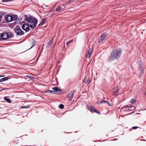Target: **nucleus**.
Returning <instances> with one entry per match:
<instances>
[{"label": "nucleus", "instance_id": "nucleus-1", "mask_svg": "<svg viewBox=\"0 0 146 146\" xmlns=\"http://www.w3.org/2000/svg\"><path fill=\"white\" fill-rule=\"evenodd\" d=\"M121 54V50L119 49H117L113 50L111 52L110 56L109 59L111 60L117 58L119 57Z\"/></svg>", "mask_w": 146, "mask_h": 146}, {"label": "nucleus", "instance_id": "nucleus-2", "mask_svg": "<svg viewBox=\"0 0 146 146\" xmlns=\"http://www.w3.org/2000/svg\"><path fill=\"white\" fill-rule=\"evenodd\" d=\"M17 15H8L7 16V17H5V20L8 22H10L12 21L17 20Z\"/></svg>", "mask_w": 146, "mask_h": 146}, {"label": "nucleus", "instance_id": "nucleus-3", "mask_svg": "<svg viewBox=\"0 0 146 146\" xmlns=\"http://www.w3.org/2000/svg\"><path fill=\"white\" fill-rule=\"evenodd\" d=\"M37 22V19H33L30 21L28 22V23L30 28H33L35 27Z\"/></svg>", "mask_w": 146, "mask_h": 146}, {"label": "nucleus", "instance_id": "nucleus-4", "mask_svg": "<svg viewBox=\"0 0 146 146\" xmlns=\"http://www.w3.org/2000/svg\"><path fill=\"white\" fill-rule=\"evenodd\" d=\"M15 33L17 35H23L24 33L20 27L17 26H16L15 29Z\"/></svg>", "mask_w": 146, "mask_h": 146}, {"label": "nucleus", "instance_id": "nucleus-5", "mask_svg": "<svg viewBox=\"0 0 146 146\" xmlns=\"http://www.w3.org/2000/svg\"><path fill=\"white\" fill-rule=\"evenodd\" d=\"M92 48H90L89 47L88 50L86 52V57L87 58H90L92 54Z\"/></svg>", "mask_w": 146, "mask_h": 146}, {"label": "nucleus", "instance_id": "nucleus-6", "mask_svg": "<svg viewBox=\"0 0 146 146\" xmlns=\"http://www.w3.org/2000/svg\"><path fill=\"white\" fill-rule=\"evenodd\" d=\"M8 37V35L7 33H4L1 35L0 36V40H5L7 39Z\"/></svg>", "mask_w": 146, "mask_h": 146}, {"label": "nucleus", "instance_id": "nucleus-7", "mask_svg": "<svg viewBox=\"0 0 146 146\" xmlns=\"http://www.w3.org/2000/svg\"><path fill=\"white\" fill-rule=\"evenodd\" d=\"M29 27V26L28 23L24 24L22 26L23 29L24 30H25L26 32L29 31L31 30Z\"/></svg>", "mask_w": 146, "mask_h": 146}, {"label": "nucleus", "instance_id": "nucleus-8", "mask_svg": "<svg viewBox=\"0 0 146 146\" xmlns=\"http://www.w3.org/2000/svg\"><path fill=\"white\" fill-rule=\"evenodd\" d=\"M107 36V35L104 33L100 37V38L99 39V42L100 43H103L104 40L106 38Z\"/></svg>", "mask_w": 146, "mask_h": 146}, {"label": "nucleus", "instance_id": "nucleus-9", "mask_svg": "<svg viewBox=\"0 0 146 146\" xmlns=\"http://www.w3.org/2000/svg\"><path fill=\"white\" fill-rule=\"evenodd\" d=\"M75 91H72L69 92L68 96L67 97L68 99L69 100H71L73 97Z\"/></svg>", "mask_w": 146, "mask_h": 146}, {"label": "nucleus", "instance_id": "nucleus-10", "mask_svg": "<svg viewBox=\"0 0 146 146\" xmlns=\"http://www.w3.org/2000/svg\"><path fill=\"white\" fill-rule=\"evenodd\" d=\"M113 94L114 95H117L118 92V89L117 87H115L113 89Z\"/></svg>", "mask_w": 146, "mask_h": 146}, {"label": "nucleus", "instance_id": "nucleus-11", "mask_svg": "<svg viewBox=\"0 0 146 146\" xmlns=\"http://www.w3.org/2000/svg\"><path fill=\"white\" fill-rule=\"evenodd\" d=\"M33 19V18H32L29 15L26 16L25 17V20L28 22H28Z\"/></svg>", "mask_w": 146, "mask_h": 146}, {"label": "nucleus", "instance_id": "nucleus-12", "mask_svg": "<svg viewBox=\"0 0 146 146\" xmlns=\"http://www.w3.org/2000/svg\"><path fill=\"white\" fill-rule=\"evenodd\" d=\"M87 78H86L84 80V82L86 84H88L91 82V80L90 78H87V80H86Z\"/></svg>", "mask_w": 146, "mask_h": 146}, {"label": "nucleus", "instance_id": "nucleus-13", "mask_svg": "<svg viewBox=\"0 0 146 146\" xmlns=\"http://www.w3.org/2000/svg\"><path fill=\"white\" fill-rule=\"evenodd\" d=\"M4 100L6 101L8 103H10L11 102V101L10 99L7 98V97H5L4 98Z\"/></svg>", "mask_w": 146, "mask_h": 146}, {"label": "nucleus", "instance_id": "nucleus-14", "mask_svg": "<svg viewBox=\"0 0 146 146\" xmlns=\"http://www.w3.org/2000/svg\"><path fill=\"white\" fill-rule=\"evenodd\" d=\"M88 108L92 112L94 111V110L96 109L94 107L92 106H89Z\"/></svg>", "mask_w": 146, "mask_h": 146}, {"label": "nucleus", "instance_id": "nucleus-15", "mask_svg": "<svg viewBox=\"0 0 146 146\" xmlns=\"http://www.w3.org/2000/svg\"><path fill=\"white\" fill-rule=\"evenodd\" d=\"M8 80L7 77H5L4 78H1L0 79V82H2L4 81L7 80Z\"/></svg>", "mask_w": 146, "mask_h": 146}, {"label": "nucleus", "instance_id": "nucleus-16", "mask_svg": "<svg viewBox=\"0 0 146 146\" xmlns=\"http://www.w3.org/2000/svg\"><path fill=\"white\" fill-rule=\"evenodd\" d=\"M52 89L55 91H60L59 88L58 87H53L52 88Z\"/></svg>", "mask_w": 146, "mask_h": 146}, {"label": "nucleus", "instance_id": "nucleus-17", "mask_svg": "<svg viewBox=\"0 0 146 146\" xmlns=\"http://www.w3.org/2000/svg\"><path fill=\"white\" fill-rule=\"evenodd\" d=\"M53 38H52V39L48 42V45L49 46H50L53 43Z\"/></svg>", "mask_w": 146, "mask_h": 146}, {"label": "nucleus", "instance_id": "nucleus-18", "mask_svg": "<svg viewBox=\"0 0 146 146\" xmlns=\"http://www.w3.org/2000/svg\"><path fill=\"white\" fill-rule=\"evenodd\" d=\"M136 102V101L134 99L131 100L130 101V103L133 104L135 103Z\"/></svg>", "mask_w": 146, "mask_h": 146}, {"label": "nucleus", "instance_id": "nucleus-19", "mask_svg": "<svg viewBox=\"0 0 146 146\" xmlns=\"http://www.w3.org/2000/svg\"><path fill=\"white\" fill-rule=\"evenodd\" d=\"M46 93H52V94H54V91H51V90H48L46 91Z\"/></svg>", "mask_w": 146, "mask_h": 146}, {"label": "nucleus", "instance_id": "nucleus-20", "mask_svg": "<svg viewBox=\"0 0 146 146\" xmlns=\"http://www.w3.org/2000/svg\"><path fill=\"white\" fill-rule=\"evenodd\" d=\"M94 111L95 112H96V113H98L99 114H100V113L99 112V111H98V110H96V109H95L94 110Z\"/></svg>", "mask_w": 146, "mask_h": 146}, {"label": "nucleus", "instance_id": "nucleus-21", "mask_svg": "<svg viewBox=\"0 0 146 146\" xmlns=\"http://www.w3.org/2000/svg\"><path fill=\"white\" fill-rule=\"evenodd\" d=\"M46 19H44L42 20V21H41V23H40V24H43L46 21Z\"/></svg>", "mask_w": 146, "mask_h": 146}, {"label": "nucleus", "instance_id": "nucleus-22", "mask_svg": "<svg viewBox=\"0 0 146 146\" xmlns=\"http://www.w3.org/2000/svg\"><path fill=\"white\" fill-rule=\"evenodd\" d=\"M129 108H131V110H133L135 109V107L133 106H129Z\"/></svg>", "mask_w": 146, "mask_h": 146}, {"label": "nucleus", "instance_id": "nucleus-23", "mask_svg": "<svg viewBox=\"0 0 146 146\" xmlns=\"http://www.w3.org/2000/svg\"><path fill=\"white\" fill-rule=\"evenodd\" d=\"M64 106L62 104H60L59 106V108L60 109H62L64 108Z\"/></svg>", "mask_w": 146, "mask_h": 146}, {"label": "nucleus", "instance_id": "nucleus-24", "mask_svg": "<svg viewBox=\"0 0 146 146\" xmlns=\"http://www.w3.org/2000/svg\"><path fill=\"white\" fill-rule=\"evenodd\" d=\"M61 9V7H59L56 8V11H58L59 10H60Z\"/></svg>", "mask_w": 146, "mask_h": 146}, {"label": "nucleus", "instance_id": "nucleus-25", "mask_svg": "<svg viewBox=\"0 0 146 146\" xmlns=\"http://www.w3.org/2000/svg\"><path fill=\"white\" fill-rule=\"evenodd\" d=\"M21 108H29V106H21Z\"/></svg>", "mask_w": 146, "mask_h": 146}, {"label": "nucleus", "instance_id": "nucleus-26", "mask_svg": "<svg viewBox=\"0 0 146 146\" xmlns=\"http://www.w3.org/2000/svg\"><path fill=\"white\" fill-rule=\"evenodd\" d=\"M106 102H107V101H105V100H102L100 102V103L98 102V103H99H99L102 104V103H106Z\"/></svg>", "mask_w": 146, "mask_h": 146}, {"label": "nucleus", "instance_id": "nucleus-27", "mask_svg": "<svg viewBox=\"0 0 146 146\" xmlns=\"http://www.w3.org/2000/svg\"><path fill=\"white\" fill-rule=\"evenodd\" d=\"M129 106L128 105H126L124 106L123 108H122L121 109H122L123 108H129Z\"/></svg>", "mask_w": 146, "mask_h": 146}, {"label": "nucleus", "instance_id": "nucleus-28", "mask_svg": "<svg viewBox=\"0 0 146 146\" xmlns=\"http://www.w3.org/2000/svg\"><path fill=\"white\" fill-rule=\"evenodd\" d=\"M72 40H70L68 42L66 43V45L68 46L70 42H72Z\"/></svg>", "mask_w": 146, "mask_h": 146}, {"label": "nucleus", "instance_id": "nucleus-29", "mask_svg": "<svg viewBox=\"0 0 146 146\" xmlns=\"http://www.w3.org/2000/svg\"><path fill=\"white\" fill-rule=\"evenodd\" d=\"M27 77L31 79H33V77H32V76H27Z\"/></svg>", "mask_w": 146, "mask_h": 146}, {"label": "nucleus", "instance_id": "nucleus-30", "mask_svg": "<svg viewBox=\"0 0 146 146\" xmlns=\"http://www.w3.org/2000/svg\"><path fill=\"white\" fill-rule=\"evenodd\" d=\"M137 127L136 126L133 127H132V129H136L137 128Z\"/></svg>", "mask_w": 146, "mask_h": 146}, {"label": "nucleus", "instance_id": "nucleus-31", "mask_svg": "<svg viewBox=\"0 0 146 146\" xmlns=\"http://www.w3.org/2000/svg\"><path fill=\"white\" fill-rule=\"evenodd\" d=\"M106 103H107V104L108 105H109V106H111V105L110 104V103L109 102H108L107 101V102H106Z\"/></svg>", "mask_w": 146, "mask_h": 146}, {"label": "nucleus", "instance_id": "nucleus-32", "mask_svg": "<svg viewBox=\"0 0 146 146\" xmlns=\"http://www.w3.org/2000/svg\"><path fill=\"white\" fill-rule=\"evenodd\" d=\"M142 62H140V67H142V66H143V65L142 64Z\"/></svg>", "mask_w": 146, "mask_h": 146}, {"label": "nucleus", "instance_id": "nucleus-33", "mask_svg": "<svg viewBox=\"0 0 146 146\" xmlns=\"http://www.w3.org/2000/svg\"><path fill=\"white\" fill-rule=\"evenodd\" d=\"M2 16L0 15V22L1 21V19H2Z\"/></svg>", "mask_w": 146, "mask_h": 146}, {"label": "nucleus", "instance_id": "nucleus-34", "mask_svg": "<svg viewBox=\"0 0 146 146\" xmlns=\"http://www.w3.org/2000/svg\"><path fill=\"white\" fill-rule=\"evenodd\" d=\"M0 76V77H3V76Z\"/></svg>", "mask_w": 146, "mask_h": 146}, {"label": "nucleus", "instance_id": "nucleus-35", "mask_svg": "<svg viewBox=\"0 0 146 146\" xmlns=\"http://www.w3.org/2000/svg\"><path fill=\"white\" fill-rule=\"evenodd\" d=\"M2 90H0V92L1 91H2Z\"/></svg>", "mask_w": 146, "mask_h": 146}]
</instances>
